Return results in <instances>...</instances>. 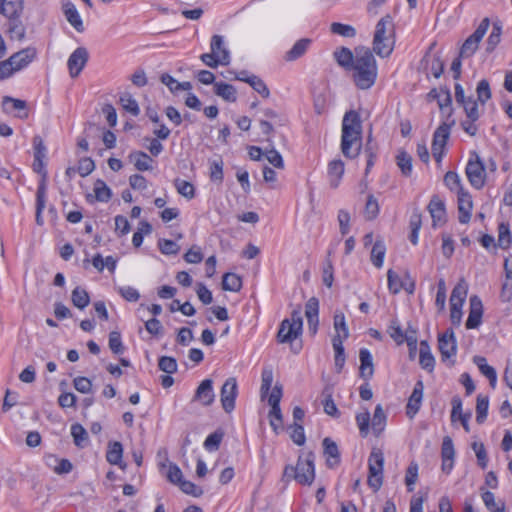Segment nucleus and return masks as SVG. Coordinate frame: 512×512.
Wrapping results in <instances>:
<instances>
[{
	"label": "nucleus",
	"mask_w": 512,
	"mask_h": 512,
	"mask_svg": "<svg viewBox=\"0 0 512 512\" xmlns=\"http://www.w3.org/2000/svg\"><path fill=\"white\" fill-rule=\"evenodd\" d=\"M349 71L352 72L353 82L359 89L366 90L374 85L377 78V64L369 48H356V59Z\"/></svg>",
	"instance_id": "obj_1"
},
{
	"label": "nucleus",
	"mask_w": 512,
	"mask_h": 512,
	"mask_svg": "<svg viewBox=\"0 0 512 512\" xmlns=\"http://www.w3.org/2000/svg\"><path fill=\"white\" fill-rule=\"evenodd\" d=\"M362 145V122L358 112L350 110L342 121L341 151L347 158H356Z\"/></svg>",
	"instance_id": "obj_2"
},
{
	"label": "nucleus",
	"mask_w": 512,
	"mask_h": 512,
	"mask_svg": "<svg viewBox=\"0 0 512 512\" xmlns=\"http://www.w3.org/2000/svg\"><path fill=\"white\" fill-rule=\"evenodd\" d=\"M395 27L390 15L382 17L375 28L373 51L380 57H388L394 49Z\"/></svg>",
	"instance_id": "obj_3"
},
{
	"label": "nucleus",
	"mask_w": 512,
	"mask_h": 512,
	"mask_svg": "<svg viewBox=\"0 0 512 512\" xmlns=\"http://www.w3.org/2000/svg\"><path fill=\"white\" fill-rule=\"evenodd\" d=\"M315 455L313 452L301 454L296 466L287 465L283 472V478L294 479L301 485H311L315 478Z\"/></svg>",
	"instance_id": "obj_4"
},
{
	"label": "nucleus",
	"mask_w": 512,
	"mask_h": 512,
	"mask_svg": "<svg viewBox=\"0 0 512 512\" xmlns=\"http://www.w3.org/2000/svg\"><path fill=\"white\" fill-rule=\"evenodd\" d=\"M303 320L301 316V307L298 306L291 313L290 318L284 319L277 333L279 343H292L302 334Z\"/></svg>",
	"instance_id": "obj_5"
},
{
	"label": "nucleus",
	"mask_w": 512,
	"mask_h": 512,
	"mask_svg": "<svg viewBox=\"0 0 512 512\" xmlns=\"http://www.w3.org/2000/svg\"><path fill=\"white\" fill-rule=\"evenodd\" d=\"M384 454L380 449L374 448L368 459L369 475L368 485L376 492L383 483Z\"/></svg>",
	"instance_id": "obj_6"
},
{
	"label": "nucleus",
	"mask_w": 512,
	"mask_h": 512,
	"mask_svg": "<svg viewBox=\"0 0 512 512\" xmlns=\"http://www.w3.org/2000/svg\"><path fill=\"white\" fill-rule=\"evenodd\" d=\"M489 26L490 20L486 17L481 21L474 33L471 34L462 44L459 51L460 57L469 58L477 51L479 43L486 34Z\"/></svg>",
	"instance_id": "obj_7"
},
{
	"label": "nucleus",
	"mask_w": 512,
	"mask_h": 512,
	"mask_svg": "<svg viewBox=\"0 0 512 512\" xmlns=\"http://www.w3.org/2000/svg\"><path fill=\"white\" fill-rule=\"evenodd\" d=\"M466 175L470 184L481 189L485 185L486 173L483 162L477 153H473L466 166Z\"/></svg>",
	"instance_id": "obj_8"
},
{
	"label": "nucleus",
	"mask_w": 512,
	"mask_h": 512,
	"mask_svg": "<svg viewBox=\"0 0 512 512\" xmlns=\"http://www.w3.org/2000/svg\"><path fill=\"white\" fill-rule=\"evenodd\" d=\"M449 137L450 125L447 123H442L433 134L432 155L437 163L442 161Z\"/></svg>",
	"instance_id": "obj_9"
},
{
	"label": "nucleus",
	"mask_w": 512,
	"mask_h": 512,
	"mask_svg": "<svg viewBox=\"0 0 512 512\" xmlns=\"http://www.w3.org/2000/svg\"><path fill=\"white\" fill-rule=\"evenodd\" d=\"M238 394L236 378H228L221 388L220 400L225 412L230 413L235 407V400Z\"/></svg>",
	"instance_id": "obj_10"
},
{
	"label": "nucleus",
	"mask_w": 512,
	"mask_h": 512,
	"mask_svg": "<svg viewBox=\"0 0 512 512\" xmlns=\"http://www.w3.org/2000/svg\"><path fill=\"white\" fill-rule=\"evenodd\" d=\"M89 59L88 50L85 47H78L70 55L67 61L69 74L72 78L79 76Z\"/></svg>",
	"instance_id": "obj_11"
},
{
	"label": "nucleus",
	"mask_w": 512,
	"mask_h": 512,
	"mask_svg": "<svg viewBox=\"0 0 512 512\" xmlns=\"http://www.w3.org/2000/svg\"><path fill=\"white\" fill-rule=\"evenodd\" d=\"M438 347L443 361L450 360L456 354L457 344L452 329L446 330L438 337Z\"/></svg>",
	"instance_id": "obj_12"
},
{
	"label": "nucleus",
	"mask_w": 512,
	"mask_h": 512,
	"mask_svg": "<svg viewBox=\"0 0 512 512\" xmlns=\"http://www.w3.org/2000/svg\"><path fill=\"white\" fill-rule=\"evenodd\" d=\"M36 55V49L28 47L12 54L8 60L12 64L14 71L18 72L27 67L36 58Z\"/></svg>",
	"instance_id": "obj_13"
},
{
	"label": "nucleus",
	"mask_w": 512,
	"mask_h": 512,
	"mask_svg": "<svg viewBox=\"0 0 512 512\" xmlns=\"http://www.w3.org/2000/svg\"><path fill=\"white\" fill-rule=\"evenodd\" d=\"M483 314V306L480 298L476 295L471 296L470 298V312L468 315V319L466 321L467 329L477 328L482 319Z\"/></svg>",
	"instance_id": "obj_14"
},
{
	"label": "nucleus",
	"mask_w": 512,
	"mask_h": 512,
	"mask_svg": "<svg viewBox=\"0 0 512 512\" xmlns=\"http://www.w3.org/2000/svg\"><path fill=\"white\" fill-rule=\"evenodd\" d=\"M318 313L319 301L316 297H311L305 305V316L308 322V329L312 335H315L318 329Z\"/></svg>",
	"instance_id": "obj_15"
},
{
	"label": "nucleus",
	"mask_w": 512,
	"mask_h": 512,
	"mask_svg": "<svg viewBox=\"0 0 512 512\" xmlns=\"http://www.w3.org/2000/svg\"><path fill=\"white\" fill-rule=\"evenodd\" d=\"M212 385L211 379L203 380L195 392L194 401H199L204 406H210L215 398Z\"/></svg>",
	"instance_id": "obj_16"
},
{
	"label": "nucleus",
	"mask_w": 512,
	"mask_h": 512,
	"mask_svg": "<svg viewBox=\"0 0 512 512\" xmlns=\"http://www.w3.org/2000/svg\"><path fill=\"white\" fill-rule=\"evenodd\" d=\"M323 454L326 457V464L329 468H335L340 463V452L335 441L326 437L323 439Z\"/></svg>",
	"instance_id": "obj_17"
},
{
	"label": "nucleus",
	"mask_w": 512,
	"mask_h": 512,
	"mask_svg": "<svg viewBox=\"0 0 512 512\" xmlns=\"http://www.w3.org/2000/svg\"><path fill=\"white\" fill-rule=\"evenodd\" d=\"M458 196V211H459V222L462 224H467L471 218V211L473 208V202L471 195L464 191Z\"/></svg>",
	"instance_id": "obj_18"
},
{
	"label": "nucleus",
	"mask_w": 512,
	"mask_h": 512,
	"mask_svg": "<svg viewBox=\"0 0 512 512\" xmlns=\"http://www.w3.org/2000/svg\"><path fill=\"white\" fill-rule=\"evenodd\" d=\"M423 390L424 386L422 381H418L414 386L413 392L408 400L406 407V413L410 418L414 417V415L420 409L423 398Z\"/></svg>",
	"instance_id": "obj_19"
},
{
	"label": "nucleus",
	"mask_w": 512,
	"mask_h": 512,
	"mask_svg": "<svg viewBox=\"0 0 512 512\" xmlns=\"http://www.w3.org/2000/svg\"><path fill=\"white\" fill-rule=\"evenodd\" d=\"M26 102L24 100L15 99L10 96L3 97L2 107L6 113H10L14 110L18 111L17 117L21 119H26L28 117V112L26 111Z\"/></svg>",
	"instance_id": "obj_20"
},
{
	"label": "nucleus",
	"mask_w": 512,
	"mask_h": 512,
	"mask_svg": "<svg viewBox=\"0 0 512 512\" xmlns=\"http://www.w3.org/2000/svg\"><path fill=\"white\" fill-rule=\"evenodd\" d=\"M23 5L22 0H1L0 13L7 17L9 20L18 19L22 13Z\"/></svg>",
	"instance_id": "obj_21"
},
{
	"label": "nucleus",
	"mask_w": 512,
	"mask_h": 512,
	"mask_svg": "<svg viewBox=\"0 0 512 512\" xmlns=\"http://www.w3.org/2000/svg\"><path fill=\"white\" fill-rule=\"evenodd\" d=\"M429 213L433 220V225L444 223L445 221V205L438 196H433L428 205Z\"/></svg>",
	"instance_id": "obj_22"
},
{
	"label": "nucleus",
	"mask_w": 512,
	"mask_h": 512,
	"mask_svg": "<svg viewBox=\"0 0 512 512\" xmlns=\"http://www.w3.org/2000/svg\"><path fill=\"white\" fill-rule=\"evenodd\" d=\"M200 58L204 64L211 68H217L218 65H228L230 62V54L227 49H223L217 56L211 52L202 54Z\"/></svg>",
	"instance_id": "obj_23"
},
{
	"label": "nucleus",
	"mask_w": 512,
	"mask_h": 512,
	"mask_svg": "<svg viewBox=\"0 0 512 512\" xmlns=\"http://www.w3.org/2000/svg\"><path fill=\"white\" fill-rule=\"evenodd\" d=\"M128 159L134 164L138 171H148L152 169L153 159L142 151H133L129 154Z\"/></svg>",
	"instance_id": "obj_24"
},
{
	"label": "nucleus",
	"mask_w": 512,
	"mask_h": 512,
	"mask_svg": "<svg viewBox=\"0 0 512 512\" xmlns=\"http://www.w3.org/2000/svg\"><path fill=\"white\" fill-rule=\"evenodd\" d=\"M360 358V376L364 379H369L373 376L374 367L371 353L365 349H360L359 352Z\"/></svg>",
	"instance_id": "obj_25"
},
{
	"label": "nucleus",
	"mask_w": 512,
	"mask_h": 512,
	"mask_svg": "<svg viewBox=\"0 0 512 512\" xmlns=\"http://www.w3.org/2000/svg\"><path fill=\"white\" fill-rule=\"evenodd\" d=\"M63 12L67 21L78 31L84 30L82 19L75 7L71 2L63 4Z\"/></svg>",
	"instance_id": "obj_26"
},
{
	"label": "nucleus",
	"mask_w": 512,
	"mask_h": 512,
	"mask_svg": "<svg viewBox=\"0 0 512 512\" xmlns=\"http://www.w3.org/2000/svg\"><path fill=\"white\" fill-rule=\"evenodd\" d=\"M159 467L161 470H166V478L172 484L178 485L182 481L183 474L181 469L176 464L169 462L167 458L164 462L159 463Z\"/></svg>",
	"instance_id": "obj_27"
},
{
	"label": "nucleus",
	"mask_w": 512,
	"mask_h": 512,
	"mask_svg": "<svg viewBox=\"0 0 512 512\" xmlns=\"http://www.w3.org/2000/svg\"><path fill=\"white\" fill-rule=\"evenodd\" d=\"M310 43L311 40L308 38L298 40L294 46L288 52H286L284 59L288 62H291L302 57L306 53Z\"/></svg>",
	"instance_id": "obj_28"
},
{
	"label": "nucleus",
	"mask_w": 512,
	"mask_h": 512,
	"mask_svg": "<svg viewBox=\"0 0 512 512\" xmlns=\"http://www.w3.org/2000/svg\"><path fill=\"white\" fill-rule=\"evenodd\" d=\"M344 174V163L342 160H332L328 164V175L330 177V185L333 188L338 187L339 182Z\"/></svg>",
	"instance_id": "obj_29"
},
{
	"label": "nucleus",
	"mask_w": 512,
	"mask_h": 512,
	"mask_svg": "<svg viewBox=\"0 0 512 512\" xmlns=\"http://www.w3.org/2000/svg\"><path fill=\"white\" fill-rule=\"evenodd\" d=\"M473 362L478 366L480 372L488 378L492 388H495L497 382L496 370L486 363V359L482 356H475Z\"/></svg>",
	"instance_id": "obj_30"
},
{
	"label": "nucleus",
	"mask_w": 512,
	"mask_h": 512,
	"mask_svg": "<svg viewBox=\"0 0 512 512\" xmlns=\"http://www.w3.org/2000/svg\"><path fill=\"white\" fill-rule=\"evenodd\" d=\"M334 57L341 67L349 70L356 59V49L352 52L350 49L342 47L334 52Z\"/></svg>",
	"instance_id": "obj_31"
},
{
	"label": "nucleus",
	"mask_w": 512,
	"mask_h": 512,
	"mask_svg": "<svg viewBox=\"0 0 512 512\" xmlns=\"http://www.w3.org/2000/svg\"><path fill=\"white\" fill-rule=\"evenodd\" d=\"M420 365L423 369L431 372L434 369L435 359L426 341L420 343Z\"/></svg>",
	"instance_id": "obj_32"
},
{
	"label": "nucleus",
	"mask_w": 512,
	"mask_h": 512,
	"mask_svg": "<svg viewBox=\"0 0 512 512\" xmlns=\"http://www.w3.org/2000/svg\"><path fill=\"white\" fill-rule=\"evenodd\" d=\"M214 92L217 96L223 98L228 102H235L236 97V89L227 83L216 82L214 84Z\"/></svg>",
	"instance_id": "obj_33"
},
{
	"label": "nucleus",
	"mask_w": 512,
	"mask_h": 512,
	"mask_svg": "<svg viewBox=\"0 0 512 512\" xmlns=\"http://www.w3.org/2000/svg\"><path fill=\"white\" fill-rule=\"evenodd\" d=\"M386 424V415L384 410L380 404H378L374 410V415L371 421V426L374 433L378 436L380 435Z\"/></svg>",
	"instance_id": "obj_34"
},
{
	"label": "nucleus",
	"mask_w": 512,
	"mask_h": 512,
	"mask_svg": "<svg viewBox=\"0 0 512 512\" xmlns=\"http://www.w3.org/2000/svg\"><path fill=\"white\" fill-rule=\"evenodd\" d=\"M386 253V247L382 240L378 239L371 250V261L377 268H381Z\"/></svg>",
	"instance_id": "obj_35"
},
{
	"label": "nucleus",
	"mask_w": 512,
	"mask_h": 512,
	"mask_svg": "<svg viewBox=\"0 0 512 512\" xmlns=\"http://www.w3.org/2000/svg\"><path fill=\"white\" fill-rule=\"evenodd\" d=\"M123 448L122 444L118 441L112 442L108 446L106 453L107 461L112 465H119L122 460Z\"/></svg>",
	"instance_id": "obj_36"
},
{
	"label": "nucleus",
	"mask_w": 512,
	"mask_h": 512,
	"mask_svg": "<svg viewBox=\"0 0 512 512\" xmlns=\"http://www.w3.org/2000/svg\"><path fill=\"white\" fill-rule=\"evenodd\" d=\"M242 287L240 276L235 273H225L222 279V288L226 291L238 292Z\"/></svg>",
	"instance_id": "obj_37"
},
{
	"label": "nucleus",
	"mask_w": 512,
	"mask_h": 512,
	"mask_svg": "<svg viewBox=\"0 0 512 512\" xmlns=\"http://www.w3.org/2000/svg\"><path fill=\"white\" fill-rule=\"evenodd\" d=\"M468 286L464 279H461L453 288L450 303L464 304L467 296Z\"/></svg>",
	"instance_id": "obj_38"
},
{
	"label": "nucleus",
	"mask_w": 512,
	"mask_h": 512,
	"mask_svg": "<svg viewBox=\"0 0 512 512\" xmlns=\"http://www.w3.org/2000/svg\"><path fill=\"white\" fill-rule=\"evenodd\" d=\"M502 34V25L500 22H494L492 31L487 39L486 51L491 53L500 43Z\"/></svg>",
	"instance_id": "obj_39"
},
{
	"label": "nucleus",
	"mask_w": 512,
	"mask_h": 512,
	"mask_svg": "<svg viewBox=\"0 0 512 512\" xmlns=\"http://www.w3.org/2000/svg\"><path fill=\"white\" fill-rule=\"evenodd\" d=\"M396 162L402 175L409 177L412 173V157L406 151H399Z\"/></svg>",
	"instance_id": "obj_40"
},
{
	"label": "nucleus",
	"mask_w": 512,
	"mask_h": 512,
	"mask_svg": "<svg viewBox=\"0 0 512 512\" xmlns=\"http://www.w3.org/2000/svg\"><path fill=\"white\" fill-rule=\"evenodd\" d=\"M93 191L95 194L94 197L97 201L108 202L111 199V189L106 185V183L103 180H96Z\"/></svg>",
	"instance_id": "obj_41"
},
{
	"label": "nucleus",
	"mask_w": 512,
	"mask_h": 512,
	"mask_svg": "<svg viewBox=\"0 0 512 512\" xmlns=\"http://www.w3.org/2000/svg\"><path fill=\"white\" fill-rule=\"evenodd\" d=\"M245 83L249 84L263 98L269 97L270 91L265 82L260 77L252 74L247 77V79H245Z\"/></svg>",
	"instance_id": "obj_42"
},
{
	"label": "nucleus",
	"mask_w": 512,
	"mask_h": 512,
	"mask_svg": "<svg viewBox=\"0 0 512 512\" xmlns=\"http://www.w3.org/2000/svg\"><path fill=\"white\" fill-rule=\"evenodd\" d=\"M445 185L451 190L458 194L464 192V188L461 184V179L456 172L448 171L444 176Z\"/></svg>",
	"instance_id": "obj_43"
},
{
	"label": "nucleus",
	"mask_w": 512,
	"mask_h": 512,
	"mask_svg": "<svg viewBox=\"0 0 512 512\" xmlns=\"http://www.w3.org/2000/svg\"><path fill=\"white\" fill-rule=\"evenodd\" d=\"M72 303L79 309H84L90 302L89 295L85 289L76 287L72 291Z\"/></svg>",
	"instance_id": "obj_44"
},
{
	"label": "nucleus",
	"mask_w": 512,
	"mask_h": 512,
	"mask_svg": "<svg viewBox=\"0 0 512 512\" xmlns=\"http://www.w3.org/2000/svg\"><path fill=\"white\" fill-rule=\"evenodd\" d=\"M175 188L177 192L187 199H192L195 196V189L191 182L182 179H175Z\"/></svg>",
	"instance_id": "obj_45"
},
{
	"label": "nucleus",
	"mask_w": 512,
	"mask_h": 512,
	"mask_svg": "<svg viewBox=\"0 0 512 512\" xmlns=\"http://www.w3.org/2000/svg\"><path fill=\"white\" fill-rule=\"evenodd\" d=\"M482 500L490 512H505L504 503H497L495 501V496L490 491H485L482 493Z\"/></svg>",
	"instance_id": "obj_46"
},
{
	"label": "nucleus",
	"mask_w": 512,
	"mask_h": 512,
	"mask_svg": "<svg viewBox=\"0 0 512 512\" xmlns=\"http://www.w3.org/2000/svg\"><path fill=\"white\" fill-rule=\"evenodd\" d=\"M511 233L508 223H500L498 225V245L503 248L507 249L511 244Z\"/></svg>",
	"instance_id": "obj_47"
},
{
	"label": "nucleus",
	"mask_w": 512,
	"mask_h": 512,
	"mask_svg": "<svg viewBox=\"0 0 512 512\" xmlns=\"http://www.w3.org/2000/svg\"><path fill=\"white\" fill-rule=\"evenodd\" d=\"M119 101L123 109L131 113L133 116H137L140 113L137 101L129 93L122 94Z\"/></svg>",
	"instance_id": "obj_48"
},
{
	"label": "nucleus",
	"mask_w": 512,
	"mask_h": 512,
	"mask_svg": "<svg viewBox=\"0 0 512 512\" xmlns=\"http://www.w3.org/2000/svg\"><path fill=\"white\" fill-rule=\"evenodd\" d=\"M418 480V464L411 462L406 470L405 484L409 492L414 490V485Z\"/></svg>",
	"instance_id": "obj_49"
},
{
	"label": "nucleus",
	"mask_w": 512,
	"mask_h": 512,
	"mask_svg": "<svg viewBox=\"0 0 512 512\" xmlns=\"http://www.w3.org/2000/svg\"><path fill=\"white\" fill-rule=\"evenodd\" d=\"M71 435L75 445L78 447H83L88 439L87 431L80 424H73L71 426Z\"/></svg>",
	"instance_id": "obj_50"
},
{
	"label": "nucleus",
	"mask_w": 512,
	"mask_h": 512,
	"mask_svg": "<svg viewBox=\"0 0 512 512\" xmlns=\"http://www.w3.org/2000/svg\"><path fill=\"white\" fill-rule=\"evenodd\" d=\"M379 213V204L377 199L373 195H369L367 197L365 209H364V215L365 218L369 221L376 218V216Z\"/></svg>",
	"instance_id": "obj_51"
},
{
	"label": "nucleus",
	"mask_w": 512,
	"mask_h": 512,
	"mask_svg": "<svg viewBox=\"0 0 512 512\" xmlns=\"http://www.w3.org/2000/svg\"><path fill=\"white\" fill-rule=\"evenodd\" d=\"M267 141L270 143L271 148L267 150L265 156L268 162L273 165L275 168L283 169L284 168V161L280 153L275 150L272 141L270 139H267Z\"/></svg>",
	"instance_id": "obj_52"
},
{
	"label": "nucleus",
	"mask_w": 512,
	"mask_h": 512,
	"mask_svg": "<svg viewBox=\"0 0 512 512\" xmlns=\"http://www.w3.org/2000/svg\"><path fill=\"white\" fill-rule=\"evenodd\" d=\"M333 326L336 331V334L340 333L343 338H348L349 331L346 325L345 316L343 312L337 311L334 314Z\"/></svg>",
	"instance_id": "obj_53"
},
{
	"label": "nucleus",
	"mask_w": 512,
	"mask_h": 512,
	"mask_svg": "<svg viewBox=\"0 0 512 512\" xmlns=\"http://www.w3.org/2000/svg\"><path fill=\"white\" fill-rule=\"evenodd\" d=\"M8 33L11 39L22 40L25 36V27L18 19L9 20Z\"/></svg>",
	"instance_id": "obj_54"
},
{
	"label": "nucleus",
	"mask_w": 512,
	"mask_h": 512,
	"mask_svg": "<svg viewBox=\"0 0 512 512\" xmlns=\"http://www.w3.org/2000/svg\"><path fill=\"white\" fill-rule=\"evenodd\" d=\"M210 179L218 183L223 181V161L221 158L210 162Z\"/></svg>",
	"instance_id": "obj_55"
},
{
	"label": "nucleus",
	"mask_w": 512,
	"mask_h": 512,
	"mask_svg": "<svg viewBox=\"0 0 512 512\" xmlns=\"http://www.w3.org/2000/svg\"><path fill=\"white\" fill-rule=\"evenodd\" d=\"M488 397H483L481 395H478L477 397V405H476V421L481 424L484 422V420L487 417L488 412Z\"/></svg>",
	"instance_id": "obj_56"
},
{
	"label": "nucleus",
	"mask_w": 512,
	"mask_h": 512,
	"mask_svg": "<svg viewBox=\"0 0 512 512\" xmlns=\"http://www.w3.org/2000/svg\"><path fill=\"white\" fill-rule=\"evenodd\" d=\"M469 120L476 121L479 118L478 103L473 97H467V100L461 104Z\"/></svg>",
	"instance_id": "obj_57"
},
{
	"label": "nucleus",
	"mask_w": 512,
	"mask_h": 512,
	"mask_svg": "<svg viewBox=\"0 0 512 512\" xmlns=\"http://www.w3.org/2000/svg\"><path fill=\"white\" fill-rule=\"evenodd\" d=\"M387 276L389 290L393 294L399 293L402 287H404V281L399 277V275L396 272H394L391 269L388 271Z\"/></svg>",
	"instance_id": "obj_58"
},
{
	"label": "nucleus",
	"mask_w": 512,
	"mask_h": 512,
	"mask_svg": "<svg viewBox=\"0 0 512 512\" xmlns=\"http://www.w3.org/2000/svg\"><path fill=\"white\" fill-rule=\"evenodd\" d=\"M476 92L478 101L482 104H485L491 98L489 82L485 79L481 80L477 85Z\"/></svg>",
	"instance_id": "obj_59"
},
{
	"label": "nucleus",
	"mask_w": 512,
	"mask_h": 512,
	"mask_svg": "<svg viewBox=\"0 0 512 512\" xmlns=\"http://www.w3.org/2000/svg\"><path fill=\"white\" fill-rule=\"evenodd\" d=\"M159 369L167 374H173L177 371V362L173 357L162 356L158 362Z\"/></svg>",
	"instance_id": "obj_60"
},
{
	"label": "nucleus",
	"mask_w": 512,
	"mask_h": 512,
	"mask_svg": "<svg viewBox=\"0 0 512 512\" xmlns=\"http://www.w3.org/2000/svg\"><path fill=\"white\" fill-rule=\"evenodd\" d=\"M178 486L182 492L193 497H200L203 494V490L200 487L188 480L182 479Z\"/></svg>",
	"instance_id": "obj_61"
},
{
	"label": "nucleus",
	"mask_w": 512,
	"mask_h": 512,
	"mask_svg": "<svg viewBox=\"0 0 512 512\" xmlns=\"http://www.w3.org/2000/svg\"><path fill=\"white\" fill-rule=\"evenodd\" d=\"M331 31L344 37H354L356 35L354 27L337 22L331 24Z\"/></svg>",
	"instance_id": "obj_62"
},
{
	"label": "nucleus",
	"mask_w": 512,
	"mask_h": 512,
	"mask_svg": "<svg viewBox=\"0 0 512 512\" xmlns=\"http://www.w3.org/2000/svg\"><path fill=\"white\" fill-rule=\"evenodd\" d=\"M323 395L325 396L323 402L325 413L330 416H336L338 414V409L332 399L331 391L328 388H325L323 391Z\"/></svg>",
	"instance_id": "obj_63"
},
{
	"label": "nucleus",
	"mask_w": 512,
	"mask_h": 512,
	"mask_svg": "<svg viewBox=\"0 0 512 512\" xmlns=\"http://www.w3.org/2000/svg\"><path fill=\"white\" fill-rule=\"evenodd\" d=\"M222 438H223V433L222 432H219V431H216L212 434H210L206 440L204 441V447L208 450V451H215V450H218L219 446H220V443L222 441Z\"/></svg>",
	"instance_id": "obj_64"
}]
</instances>
